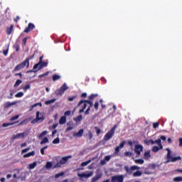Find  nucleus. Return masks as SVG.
Wrapping results in <instances>:
<instances>
[{"label":"nucleus","mask_w":182,"mask_h":182,"mask_svg":"<svg viewBox=\"0 0 182 182\" xmlns=\"http://www.w3.org/2000/svg\"><path fill=\"white\" fill-rule=\"evenodd\" d=\"M62 164H66V160L60 161V162H58L56 164H55V162H47L46 164V168H58L62 166Z\"/></svg>","instance_id":"1"},{"label":"nucleus","mask_w":182,"mask_h":182,"mask_svg":"<svg viewBox=\"0 0 182 182\" xmlns=\"http://www.w3.org/2000/svg\"><path fill=\"white\" fill-rule=\"evenodd\" d=\"M25 66H26V68H29V63L28 60H25L20 64H18L13 70V73L15 72H18V70H21V69H23V68H25Z\"/></svg>","instance_id":"2"},{"label":"nucleus","mask_w":182,"mask_h":182,"mask_svg":"<svg viewBox=\"0 0 182 182\" xmlns=\"http://www.w3.org/2000/svg\"><path fill=\"white\" fill-rule=\"evenodd\" d=\"M68 89H69V87H68L66 83H64L60 88L55 90V93L56 96H62Z\"/></svg>","instance_id":"3"},{"label":"nucleus","mask_w":182,"mask_h":182,"mask_svg":"<svg viewBox=\"0 0 182 182\" xmlns=\"http://www.w3.org/2000/svg\"><path fill=\"white\" fill-rule=\"evenodd\" d=\"M45 120V117L43 116V113H41L39 111L36 112V119H33L31 121V123L33 124H35V123H38V122H43Z\"/></svg>","instance_id":"4"},{"label":"nucleus","mask_w":182,"mask_h":182,"mask_svg":"<svg viewBox=\"0 0 182 182\" xmlns=\"http://www.w3.org/2000/svg\"><path fill=\"white\" fill-rule=\"evenodd\" d=\"M46 66H48V63L44 61H42L41 63L38 62L33 65V69L34 70H36V69L37 70H42V69H43V68H46Z\"/></svg>","instance_id":"5"},{"label":"nucleus","mask_w":182,"mask_h":182,"mask_svg":"<svg viewBox=\"0 0 182 182\" xmlns=\"http://www.w3.org/2000/svg\"><path fill=\"white\" fill-rule=\"evenodd\" d=\"M92 176H93V171H85L82 173H77V176L80 178V180L82 178H89Z\"/></svg>","instance_id":"6"},{"label":"nucleus","mask_w":182,"mask_h":182,"mask_svg":"<svg viewBox=\"0 0 182 182\" xmlns=\"http://www.w3.org/2000/svg\"><path fill=\"white\" fill-rule=\"evenodd\" d=\"M25 134H26L25 132L14 134L11 138V141H14V140H16V139H25Z\"/></svg>","instance_id":"7"},{"label":"nucleus","mask_w":182,"mask_h":182,"mask_svg":"<svg viewBox=\"0 0 182 182\" xmlns=\"http://www.w3.org/2000/svg\"><path fill=\"white\" fill-rule=\"evenodd\" d=\"M141 151H143V146L140 144L135 145L134 153H136L137 156H140V154H141Z\"/></svg>","instance_id":"8"},{"label":"nucleus","mask_w":182,"mask_h":182,"mask_svg":"<svg viewBox=\"0 0 182 182\" xmlns=\"http://www.w3.org/2000/svg\"><path fill=\"white\" fill-rule=\"evenodd\" d=\"M113 136H114V132H113V131L109 130L104 136V140L105 141H108V140H110V139H112V137H113Z\"/></svg>","instance_id":"9"},{"label":"nucleus","mask_w":182,"mask_h":182,"mask_svg":"<svg viewBox=\"0 0 182 182\" xmlns=\"http://www.w3.org/2000/svg\"><path fill=\"white\" fill-rule=\"evenodd\" d=\"M123 180H124V176L122 175L112 176V182H123Z\"/></svg>","instance_id":"10"},{"label":"nucleus","mask_w":182,"mask_h":182,"mask_svg":"<svg viewBox=\"0 0 182 182\" xmlns=\"http://www.w3.org/2000/svg\"><path fill=\"white\" fill-rule=\"evenodd\" d=\"M166 150L168 151L167 159L168 160H181V156L173 157V156H171V150H170L169 149H167Z\"/></svg>","instance_id":"11"},{"label":"nucleus","mask_w":182,"mask_h":182,"mask_svg":"<svg viewBox=\"0 0 182 182\" xmlns=\"http://www.w3.org/2000/svg\"><path fill=\"white\" fill-rule=\"evenodd\" d=\"M33 29H35V24H33L32 23H29L28 24L27 28H25L23 32H24V33H29V32H31V31H33Z\"/></svg>","instance_id":"12"},{"label":"nucleus","mask_w":182,"mask_h":182,"mask_svg":"<svg viewBox=\"0 0 182 182\" xmlns=\"http://www.w3.org/2000/svg\"><path fill=\"white\" fill-rule=\"evenodd\" d=\"M102 176H103V173L97 171L96 176L92 178V182H97V180L102 178Z\"/></svg>","instance_id":"13"},{"label":"nucleus","mask_w":182,"mask_h":182,"mask_svg":"<svg viewBox=\"0 0 182 182\" xmlns=\"http://www.w3.org/2000/svg\"><path fill=\"white\" fill-rule=\"evenodd\" d=\"M16 103H17L16 102H6L4 103V109H9V107H11V106H15Z\"/></svg>","instance_id":"14"},{"label":"nucleus","mask_w":182,"mask_h":182,"mask_svg":"<svg viewBox=\"0 0 182 182\" xmlns=\"http://www.w3.org/2000/svg\"><path fill=\"white\" fill-rule=\"evenodd\" d=\"M83 133H85V130L83 129H80L77 133L73 134V136L82 137V136H83Z\"/></svg>","instance_id":"15"},{"label":"nucleus","mask_w":182,"mask_h":182,"mask_svg":"<svg viewBox=\"0 0 182 182\" xmlns=\"http://www.w3.org/2000/svg\"><path fill=\"white\" fill-rule=\"evenodd\" d=\"M14 31V25H11L10 27L6 28L7 35H11Z\"/></svg>","instance_id":"16"},{"label":"nucleus","mask_w":182,"mask_h":182,"mask_svg":"<svg viewBox=\"0 0 182 182\" xmlns=\"http://www.w3.org/2000/svg\"><path fill=\"white\" fill-rule=\"evenodd\" d=\"M150 157H151V155L150 154V151H145L144 154V158L145 159V160L150 159Z\"/></svg>","instance_id":"17"},{"label":"nucleus","mask_w":182,"mask_h":182,"mask_svg":"<svg viewBox=\"0 0 182 182\" xmlns=\"http://www.w3.org/2000/svg\"><path fill=\"white\" fill-rule=\"evenodd\" d=\"M154 141V144H156H156H158V146H159V149H163V145H161V139H158Z\"/></svg>","instance_id":"18"},{"label":"nucleus","mask_w":182,"mask_h":182,"mask_svg":"<svg viewBox=\"0 0 182 182\" xmlns=\"http://www.w3.org/2000/svg\"><path fill=\"white\" fill-rule=\"evenodd\" d=\"M65 123H66V117L63 116V117H60V119L59 120V124H65Z\"/></svg>","instance_id":"19"},{"label":"nucleus","mask_w":182,"mask_h":182,"mask_svg":"<svg viewBox=\"0 0 182 182\" xmlns=\"http://www.w3.org/2000/svg\"><path fill=\"white\" fill-rule=\"evenodd\" d=\"M35 154V151H32L31 152H29L28 154H26L23 155L24 159H26L28 157H31Z\"/></svg>","instance_id":"20"},{"label":"nucleus","mask_w":182,"mask_h":182,"mask_svg":"<svg viewBox=\"0 0 182 182\" xmlns=\"http://www.w3.org/2000/svg\"><path fill=\"white\" fill-rule=\"evenodd\" d=\"M56 102V98H53L50 100H47L45 102V105H52V103H55Z\"/></svg>","instance_id":"21"},{"label":"nucleus","mask_w":182,"mask_h":182,"mask_svg":"<svg viewBox=\"0 0 182 182\" xmlns=\"http://www.w3.org/2000/svg\"><path fill=\"white\" fill-rule=\"evenodd\" d=\"M145 144H146L147 146H150V144H154V141H153L152 139H149V140H145L144 141Z\"/></svg>","instance_id":"22"},{"label":"nucleus","mask_w":182,"mask_h":182,"mask_svg":"<svg viewBox=\"0 0 182 182\" xmlns=\"http://www.w3.org/2000/svg\"><path fill=\"white\" fill-rule=\"evenodd\" d=\"M46 143H49V139L48 137H44L40 142V144H46Z\"/></svg>","instance_id":"23"},{"label":"nucleus","mask_w":182,"mask_h":182,"mask_svg":"<svg viewBox=\"0 0 182 182\" xmlns=\"http://www.w3.org/2000/svg\"><path fill=\"white\" fill-rule=\"evenodd\" d=\"M59 79H60V75L56 74L53 75V82H56V80H59Z\"/></svg>","instance_id":"24"},{"label":"nucleus","mask_w":182,"mask_h":182,"mask_svg":"<svg viewBox=\"0 0 182 182\" xmlns=\"http://www.w3.org/2000/svg\"><path fill=\"white\" fill-rule=\"evenodd\" d=\"M16 123H19V121H17L14 123H4L2 126L3 127H8V126H12V124H15Z\"/></svg>","instance_id":"25"},{"label":"nucleus","mask_w":182,"mask_h":182,"mask_svg":"<svg viewBox=\"0 0 182 182\" xmlns=\"http://www.w3.org/2000/svg\"><path fill=\"white\" fill-rule=\"evenodd\" d=\"M173 181L181 182L182 181V176H177V177L173 178Z\"/></svg>","instance_id":"26"},{"label":"nucleus","mask_w":182,"mask_h":182,"mask_svg":"<svg viewBox=\"0 0 182 182\" xmlns=\"http://www.w3.org/2000/svg\"><path fill=\"white\" fill-rule=\"evenodd\" d=\"M71 158H72V155H68L62 158H60V156H58V159L60 160H69V159H71Z\"/></svg>","instance_id":"27"},{"label":"nucleus","mask_w":182,"mask_h":182,"mask_svg":"<svg viewBox=\"0 0 182 182\" xmlns=\"http://www.w3.org/2000/svg\"><path fill=\"white\" fill-rule=\"evenodd\" d=\"M89 102H90V100H81L79 102L77 106H80V105H82V103H85V104L87 103V104H89Z\"/></svg>","instance_id":"28"},{"label":"nucleus","mask_w":182,"mask_h":182,"mask_svg":"<svg viewBox=\"0 0 182 182\" xmlns=\"http://www.w3.org/2000/svg\"><path fill=\"white\" fill-rule=\"evenodd\" d=\"M37 163L36 162H33V164H29V168H30V170H33V168H35V167H36V166H37Z\"/></svg>","instance_id":"29"},{"label":"nucleus","mask_w":182,"mask_h":182,"mask_svg":"<svg viewBox=\"0 0 182 182\" xmlns=\"http://www.w3.org/2000/svg\"><path fill=\"white\" fill-rule=\"evenodd\" d=\"M63 176H65V172H60L59 173H56L55 175V178H59V177H63Z\"/></svg>","instance_id":"30"},{"label":"nucleus","mask_w":182,"mask_h":182,"mask_svg":"<svg viewBox=\"0 0 182 182\" xmlns=\"http://www.w3.org/2000/svg\"><path fill=\"white\" fill-rule=\"evenodd\" d=\"M95 130H96L97 136H99V134L102 133V129H100V128H99L98 127H95Z\"/></svg>","instance_id":"31"},{"label":"nucleus","mask_w":182,"mask_h":182,"mask_svg":"<svg viewBox=\"0 0 182 182\" xmlns=\"http://www.w3.org/2000/svg\"><path fill=\"white\" fill-rule=\"evenodd\" d=\"M21 83H22V80H17L14 85V87H18V86H19V85H21Z\"/></svg>","instance_id":"32"},{"label":"nucleus","mask_w":182,"mask_h":182,"mask_svg":"<svg viewBox=\"0 0 182 182\" xmlns=\"http://www.w3.org/2000/svg\"><path fill=\"white\" fill-rule=\"evenodd\" d=\"M29 89H31V84H28L23 87V90H24L25 92H27L28 90H29Z\"/></svg>","instance_id":"33"},{"label":"nucleus","mask_w":182,"mask_h":182,"mask_svg":"<svg viewBox=\"0 0 182 182\" xmlns=\"http://www.w3.org/2000/svg\"><path fill=\"white\" fill-rule=\"evenodd\" d=\"M134 177H140L141 176V172L140 171H137L133 173Z\"/></svg>","instance_id":"34"},{"label":"nucleus","mask_w":182,"mask_h":182,"mask_svg":"<svg viewBox=\"0 0 182 182\" xmlns=\"http://www.w3.org/2000/svg\"><path fill=\"white\" fill-rule=\"evenodd\" d=\"M59 143H60V139H59V137L55 138L53 141V144H59Z\"/></svg>","instance_id":"35"},{"label":"nucleus","mask_w":182,"mask_h":182,"mask_svg":"<svg viewBox=\"0 0 182 182\" xmlns=\"http://www.w3.org/2000/svg\"><path fill=\"white\" fill-rule=\"evenodd\" d=\"M159 150H160V148L157 146H154L152 148V151H154V153H157V151H159Z\"/></svg>","instance_id":"36"},{"label":"nucleus","mask_w":182,"mask_h":182,"mask_svg":"<svg viewBox=\"0 0 182 182\" xmlns=\"http://www.w3.org/2000/svg\"><path fill=\"white\" fill-rule=\"evenodd\" d=\"M95 97H97V94H92L89 96L90 100H93Z\"/></svg>","instance_id":"37"},{"label":"nucleus","mask_w":182,"mask_h":182,"mask_svg":"<svg viewBox=\"0 0 182 182\" xmlns=\"http://www.w3.org/2000/svg\"><path fill=\"white\" fill-rule=\"evenodd\" d=\"M23 92H19L15 95V97H23Z\"/></svg>","instance_id":"38"},{"label":"nucleus","mask_w":182,"mask_h":182,"mask_svg":"<svg viewBox=\"0 0 182 182\" xmlns=\"http://www.w3.org/2000/svg\"><path fill=\"white\" fill-rule=\"evenodd\" d=\"M36 106H40V107H42V102H38L33 105L31 106V109H33L34 107H36Z\"/></svg>","instance_id":"39"},{"label":"nucleus","mask_w":182,"mask_h":182,"mask_svg":"<svg viewBox=\"0 0 182 182\" xmlns=\"http://www.w3.org/2000/svg\"><path fill=\"white\" fill-rule=\"evenodd\" d=\"M48 134V131H43L41 134H40L38 139H41L43 136H46Z\"/></svg>","instance_id":"40"},{"label":"nucleus","mask_w":182,"mask_h":182,"mask_svg":"<svg viewBox=\"0 0 182 182\" xmlns=\"http://www.w3.org/2000/svg\"><path fill=\"white\" fill-rule=\"evenodd\" d=\"M35 58V53L32 55H30L28 58L26 59V60H28V64H29V60H32Z\"/></svg>","instance_id":"41"},{"label":"nucleus","mask_w":182,"mask_h":182,"mask_svg":"<svg viewBox=\"0 0 182 182\" xmlns=\"http://www.w3.org/2000/svg\"><path fill=\"white\" fill-rule=\"evenodd\" d=\"M18 119H19V115H16V116L12 117L10 119V121L14 122V120H18Z\"/></svg>","instance_id":"42"},{"label":"nucleus","mask_w":182,"mask_h":182,"mask_svg":"<svg viewBox=\"0 0 182 182\" xmlns=\"http://www.w3.org/2000/svg\"><path fill=\"white\" fill-rule=\"evenodd\" d=\"M46 149H48V146H43L41 149V154L43 156L45 154V150H46Z\"/></svg>","instance_id":"43"},{"label":"nucleus","mask_w":182,"mask_h":182,"mask_svg":"<svg viewBox=\"0 0 182 182\" xmlns=\"http://www.w3.org/2000/svg\"><path fill=\"white\" fill-rule=\"evenodd\" d=\"M49 75V72L48 71L47 73L38 75L39 79H42V77H45V76H48Z\"/></svg>","instance_id":"44"},{"label":"nucleus","mask_w":182,"mask_h":182,"mask_svg":"<svg viewBox=\"0 0 182 182\" xmlns=\"http://www.w3.org/2000/svg\"><path fill=\"white\" fill-rule=\"evenodd\" d=\"M82 115H79V116H77V117L75 119V122H82Z\"/></svg>","instance_id":"45"},{"label":"nucleus","mask_w":182,"mask_h":182,"mask_svg":"<svg viewBox=\"0 0 182 182\" xmlns=\"http://www.w3.org/2000/svg\"><path fill=\"white\" fill-rule=\"evenodd\" d=\"M28 39V37H26V38H24L23 39V43H22L23 46H26V42H27Z\"/></svg>","instance_id":"46"},{"label":"nucleus","mask_w":182,"mask_h":182,"mask_svg":"<svg viewBox=\"0 0 182 182\" xmlns=\"http://www.w3.org/2000/svg\"><path fill=\"white\" fill-rule=\"evenodd\" d=\"M132 154H133L130 151L124 152V156H126L127 157H132Z\"/></svg>","instance_id":"47"},{"label":"nucleus","mask_w":182,"mask_h":182,"mask_svg":"<svg viewBox=\"0 0 182 182\" xmlns=\"http://www.w3.org/2000/svg\"><path fill=\"white\" fill-rule=\"evenodd\" d=\"M38 69L34 70L33 68V70H29L26 71V73H36V72H38Z\"/></svg>","instance_id":"48"},{"label":"nucleus","mask_w":182,"mask_h":182,"mask_svg":"<svg viewBox=\"0 0 182 182\" xmlns=\"http://www.w3.org/2000/svg\"><path fill=\"white\" fill-rule=\"evenodd\" d=\"M76 97H77V95H75V96H73V97H68V102H73V100L76 99Z\"/></svg>","instance_id":"49"},{"label":"nucleus","mask_w":182,"mask_h":182,"mask_svg":"<svg viewBox=\"0 0 182 182\" xmlns=\"http://www.w3.org/2000/svg\"><path fill=\"white\" fill-rule=\"evenodd\" d=\"M120 149L118 146L115 148L114 150V154H119V153L120 152Z\"/></svg>","instance_id":"50"},{"label":"nucleus","mask_w":182,"mask_h":182,"mask_svg":"<svg viewBox=\"0 0 182 182\" xmlns=\"http://www.w3.org/2000/svg\"><path fill=\"white\" fill-rule=\"evenodd\" d=\"M124 144H126V141L121 142L118 146L121 149H123V147H124Z\"/></svg>","instance_id":"51"},{"label":"nucleus","mask_w":182,"mask_h":182,"mask_svg":"<svg viewBox=\"0 0 182 182\" xmlns=\"http://www.w3.org/2000/svg\"><path fill=\"white\" fill-rule=\"evenodd\" d=\"M135 143H136L135 141H128L127 144H128V146H130L131 147H133V144H134Z\"/></svg>","instance_id":"52"},{"label":"nucleus","mask_w":182,"mask_h":182,"mask_svg":"<svg viewBox=\"0 0 182 182\" xmlns=\"http://www.w3.org/2000/svg\"><path fill=\"white\" fill-rule=\"evenodd\" d=\"M70 114H72V112H70V110L66 111L64 113V116L66 117V116H70Z\"/></svg>","instance_id":"53"},{"label":"nucleus","mask_w":182,"mask_h":182,"mask_svg":"<svg viewBox=\"0 0 182 182\" xmlns=\"http://www.w3.org/2000/svg\"><path fill=\"white\" fill-rule=\"evenodd\" d=\"M94 107H95V110H98V109H99V102H95Z\"/></svg>","instance_id":"54"},{"label":"nucleus","mask_w":182,"mask_h":182,"mask_svg":"<svg viewBox=\"0 0 182 182\" xmlns=\"http://www.w3.org/2000/svg\"><path fill=\"white\" fill-rule=\"evenodd\" d=\"M88 136L90 140H92V139H93V134L92 133V131H90L88 132Z\"/></svg>","instance_id":"55"},{"label":"nucleus","mask_w":182,"mask_h":182,"mask_svg":"<svg viewBox=\"0 0 182 182\" xmlns=\"http://www.w3.org/2000/svg\"><path fill=\"white\" fill-rule=\"evenodd\" d=\"M135 163L136 164H143V163H144V161H143V160H135Z\"/></svg>","instance_id":"56"},{"label":"nucleus","mask_w":182,"mask_h":182,"mask_svg":"<svg viewBox=\"0 0 182 182\" xmlns=\"http://www.w3.org/2000/svg\"><path fill=\"white\" fill-rule=\"evenodd\" d=\"M90 163V161H87L86 162L82 163L81 166L82 167H85L86 166L87 164H89Z\"/></svg>","instance_id":"57"},{"label":"nucleus","mask_w":182,"mask_h":182,"mask_svg":"<svg viewBox=\"0 0 182 182\" xmlns=\"http://www.w3.org/2000/svg\"><path fill=\"white\" fill-rule=\"evenodd\" d=\"M159 125H160V124H159V122H154L153 124V128L154 129H157V127H159Z\"/></svg>","instance_id":"58"},{"label":"nucleus","mask_w":182,"mask_h":182,"mask_svg":"<svg viewBox=\"0 0 182 182\" xmlns=\"http://www.w3.org/2000/svg\"><path fill=\"white\" fill-rule=\"evenodd\" d=\"M9 50V47H8L6 50H3V53H4V56H6L8 55Z\"/></svg>","instance_id":"59"},{"label":"nucleus","mask_w":182,"mask_h":182,"mask_svg":"<svg viewBox=\"0 0 182 182\" xmlns=\"http://www.w3.org/2000/svg\"><path fill=\"white\" fill-rule=\"evenodd\" d=\"M29 150H31V148H26L22 150L21 153L23 154V153H26V151H29Z\"/></svg>","instance_id":"60"},{"label":"nucleus","mask_w":182,"mask_h":182,"mask_svg":"<svg viewBox=\"0 0 182 182\" xmlns=\"http://www.w3.org/2000/svg\"><path fill=\"white\" fill-rule=\"evenodd\" d=\"M116 129H117V125H114L110 130L114 133Z\"/></svg>","instance_id":"61"},{"label":"nucleus","mask_w":182,"mask_h":182,"mask_svg":"<svg viewBox=\"0 0 182 182\" xmlns=\"http://www.w3.org/2000/svg\"><path fill=\"white\" fill-rule=\"evenodd\" d=\"M80 97H82V98L87 97V94L86 92H83L81 95Z\"/></svg>","instance_id":"62"},{"label":"nucleus","mask_w":182,"mask_h":182,"mask_svg":"<svg viewBox=\"0 0 182 182\" xmlns=\"http://www.w3.org/2000/svg\"><path fill=\"white\" fill-rule=\"evenodd\" d=\"M90 112V107H88L85 112V114L86 115L89 114Z\"/></svg>","instance_id":"63"},{"label":"nucleus","mask_w":182,"mask_h":182,"mask_svg":"<svg viewBox=\"0 0 182 182\" xmlns=\"http://www.w3.org/2000/svg\"><path fill=\"white\" fill-rule=\"evenodd\" d=\"M179 147H182V138H179Z\"/></svg>","instance_id":"64"}]
</instances>
